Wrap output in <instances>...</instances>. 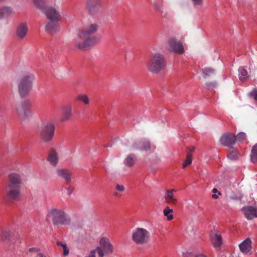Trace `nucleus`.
Listing matches in <instances>:
<instances>
[{"instance_id":"obj_1","label":"nucleus","mask_w":257,"mask_h":257,"mask_svg":"<svg viewBox=\"0 0 257 257\" xmlns=\"http://www.w3.org/2000/svg\"><path fill=\"white\" fill-rule=\"evenodd\" d=\"M98 28L97 25L91 24L85 29L80 31L78 34L75 47L79 49H83L95 45L98 39L96 37L91 35L97 31Z\"/></svg>"},{"instance_id":"obj_2","label":"nucleus","mask_w":257,"mask_h":257,"mask_svg":"<svg viewBox=\"0 0 257 257\" xmlns=\"http://www.w3.org/2000/svg\"><path fill=\"white\" fill-rule=\"evenodd\" d=\"M8 182L5 188L6 197L11 201L17 200L20 196L22 176L13 173L8 175Z\"/></svg>"},{"instance_id":"obj_3","label":"nucleus","mask_w":257,"mask_h":257,"mask_svg":"<svg viewBox=\"0 0 257 257\" xmlns=\"http://www.w3.org/2000/svg\"><path fill=\"white\" fill-rule=\"evenodd\" d=\"M35 76L33 73H27L23 74L18 82V89L19 94L23 97L28 95L31 91Z\"/></svg>"},{"instance_id":"obj_4","label":"nucleus","mask_w":257,"mask_h":257,"mask_svg":"<svg viewBox=\"0 0 257 257\" xmlns=\"http://www.w3.org/2000/svg\"><path fill=\"white\" fill-rule=\"evenodd\" d=\"M47 218L51 219L54 225H69L71 224L70 217L63 210L52 209L47 215Z\"/></svg>"},{"instance_id":"obj_5","label":"nucleus","mask_w":257,"mask_h":257,"mask_svg":"<svg viewBox=\"0 0 257 257\" xmlns=\"http://www.w3.org/2000/svg\"><path fill=\"white\" fill-rule=\"evenodd\" d=\"M166 67L164 56L159 53L153 54L147 64V69L150 72L158 74Z\"/></svg>"},{"instance_id":"obj_6","label":"nucleus","mask_w":257,"mask_h":257,"mask_svg":"<svg viewBox=\"0 0 257 257\" xmlns=\"http://www.w3.org/2000/svg\"><path fill=\"white\" fill-rule=\"evenodd\" d=\"M55 125L51 121L44 122L41 126L40 138L45 143L51 142L54 136Z\"/></svg>"},{"instance_id":"obj_7","label":"nucleus","mask_w":257,"mask_h":257,"mask_svg":"<svg viewBox=\"0 0 257 257\" xmlns=\"http://www.w3.org/2000/svg\"><path fill=\"white\" fill-rule=\"evenodd\" d=\"M99 246L96 247L99 257H104L113 252L114 248L108 237L101 236L99 240Z\"/></svg>"},{"instance_id":"obj_8","label":"nucleus","mask_w":257,"mask_h":257,"mask_svg":"<svg viewBox=\"0 0 257 257\" xmlns=\"http://www.w3.org/2000/svg\"><path fill=\"white\" fill-rule=\"evenodd\" d=\"M132 239L135 243L143 245L150 241V233L145 228L138 227L133 231Z\"/></svg>"},{"instance_id":"obj_9","label":"nucleus","mask_w":257,"mask_h":257,"mask_svg":"<svg viewBox=\"0 0 257 257\" xmlns=\"http://www.w3.org/2000/svg\"><path fill=\"white\" fill-rule=\"evenodd\" d=\"M31 107V104L28 100H25L17 105L16 110L23 121L29 120L32 116Z\"/></svg>"},{"instance_id":"obj_10","label":"nucleus","mask_w":257,"mask_h":257,"mask_svg":"<svg viewBox=\"0 0 257 257\" xmlns=\"http://www.w3.org/2000/svg\"><path fill=\"white\" fill-rule=\"evenodd\" d=\"M130 151L140 150L149 151L151 148L150 142L146 140H137L130 142L126 145Z\"/></svg>"},{"instance_id":"obj_11","label":"nucleus","mask_w":257,"mask_h":257,"mask_svg":"<svg viewBox=\"0 0 257 257\" xmlns=\"http://www.w3.org/2000/svg\"><path fill=\"white\" fill-rule=\"evenodd\" d=\"M168 50L171 52L183 54L184 52L182 43L180 41H177L175 38L172 37L168 40Z\"/></svg>"},{"instance_id":"obj_12","label":"nucleus","mask_w":257,"mask_h":257,"mask_svg":"<svg viewBox=\"0 0 257 257\" xmlns=\"http://www.w3.org/2000/svg\"><path fill=\"white\" fill-rule=\"evenodd\" d=\"M101 0H86L85 8L90 14H94L101 10Z\"/></svg>"},{"instance_id":"obj_13","label":"nucleus","mask_w":257,"mask_h":257,"mask_svg":"<svg viewBox=\"0 0 257 257\" xmlns=\"http://www.w3.org/2000/svg\"><path fill=\"white\" fill-rule=\"evenodd\" d=\"M42 13L51 21H60L62 19L60 12L54 7L48 6Z\"/></svg>"},{"instance_id":"obj_14","label":"nucleus","mask_w":257,"mask_h":257,"mask_svg":"<svg viewBox=\"0 0 257 257\" xmlns=\"http://www.w3.org/2000/svg\"><path fill=\"white\" fill-rule=\"evenodd\" d=\"M56 174L59 178L64 179L69 184L72 180V172L65 168H57Z\"/></svg>"},{"instance_id":"obj_15","label":"nucleus","mask_w":257,"mask_h":257,"mask_svg":"<svg viewBox=\"0 0 257 257\" xmlns=\"http://www.w3.org/2000/svg\"><path fill=\"white\" fill-rule=\"evenodd\" d=\"M210 239L213 246L215 248L219 247L222 244L221 234L217 230H214L211 232Z\"/></svg>"},{"instance_id":"obj_16","label":"nucleus","mask_w":257,"mask_h":257,"mask_svg":"<svg viewBox=\"0 0 257 257\" xmlns=\"http://www.w3.org/2000/svg\"><path fill=\"white\" fill-rule=\"evenodd\" d=\"M47 161L53 166H56L59 163V155L56 150L51 148L48 152Z\"/></svg>"},{"instance_id":"obj_17","label":"nucleus","mask_w":257,"mask_h":257,"mask_svg":"<svg viewBox=\"0 0 257 257\" xmlns=\"http://www.w3.org/2000/svg\"><path fill=\"white\" fill-rule=\"evenodd\" d=\"M235 136L231 133L224 134L220 139L221 144L227 147L231 146L235 143Z\"/></svg>"},{"instance_id":"obj_18","label":"nucleus","mask_w":257,"mask_h":257,"mask_svg":"<svg viewBox=\"0 0 257 257\" xmlns=\"http://www.w3.org/2000/svg\"><path fill=\"white\" fill-rule=\"evenodd\" d=\"M28 27L26 23H21L18 26L16 31L17 36L20 39H23L28 33Z\"/></svg>"},{"instance_id":"obj_19","label":"nucleus","mask_w":257,"mask_h":257,"mask_svg":"<svg viewBox=\"0 0 257 257\" xmlns=\"http://www.w3.org/2000/svg\"><path fill=\"white\" fill-rule=\"evenodd\" d=\"M63 114L60 119L62 122L70 119L72 116V106L71 105H66L63 107Z\"/></svg>"},{"instance_id":"obj_20","label":"nucleus","mask_w":257,"mask_h":257,"mask_svg":"<svg viewBox=\"0 0 257 257\" xmlns=\"http://www.w3.org/2000/svg\"><path fill=\"white\" fill-rule=\"evenodd\" d=\"M56 21H50L46 25V31L50 34H54L60 30V26L55 23Z\"/></svg>"},{"instance_id":"obj_21","label":"nucleus","mask_w":257,"mask_h":257,"mask_svg":"<svg viewBox=\"0 0 257 257\" xmlns=\"http://www.w3.org/2000/svg\"><path fill=\"white\" fill-rule=\"evenodd\" d=\"M244 215L249 220L257 217V209L252 206L244 208Z\"/></svg>"},{"instance_id":"obj_22","label":"nucleus","mask_w":257,"mask_h":257,"mask_svg":"<svg viewBox=\"0 0 257 257\" xmlns=\"http://www.w3.org/2000/svg\"><path fill=\"white\" fill-rule=\"evenodd\" d=\"M239 246L242 252L247 253L251 248V239L249 238H246L239 244Z\"/></svg>"},{"instance_id":"obj_23","label":"nucleus","mask_w":257,"mask_h":257,"mask_svg":"<svg viewBox=\"0 0 257 257\" xmlns=\"http://www.w3.org/2000/svg\"><path fill=\"white\" fill-rule=\"evenodd\" d=\"M137 161V157L134 154L128 155L124 160V164L128 167H133Z\"/></svg>"},{"instance_id":"obj_24","label":"nucleus","mask_w":257,"mask_h":257,"mask_svg":"<svg viewBox=\"0 0 257 257\" xmlns=\"http://www.w3.org/2000/svg\"><path fill=\"white\" fill-rule=\"evenodd\" d=\"M194 150V148L192 147L188 150V152L187 153L186 157L185 160L184 161L182 164V167L185 168L188 165H190L192 163V152Z\"/></svg>"},{"instance_id":"obj_25","label":"nucleus","mask_w":257,"mask_h":257,"mask_svg":"<svg viewBox=\"0 0 257 257\" xmlns=\"http://www.w3.org/2000/svg\"><path fill=\"white\" fill-rule=\"evenodd\" d=\"M48 0H34V4L35 7L43 12L46 8Z\"/></svg>"},{"instance_id":"obj_26","label":"nucleus","mask_w":257,"mask_h":257,"mask_svg":"<svg viewBox=\"0 0 257 257\" xmlns=\"http://www.w3.org/2000/svg\"><path fill=\"white\" fill-rule=\"evenodd\" d=\"M13 12V10L9 7H0V19L10 16L12 14Z\"/></svg>"},{"instance_id":"obj_27","label":"nucleus","mask_w":257,"mask_h":257,"mask_svg":"<svg viewBox=\"0 0 257 257\" xmlns=\"http://www.w3.org/2000/svg\"><path fill=\"white\" fill-rule=\"evenodd\" d=\"M12 234V232L10 229H3L1 234L2 239L4 241L8 240L11 237Z\"/></svg>"},{"instance_id":"obj_28","label":"nucleus","mask_w":257,"mask_h":257,"mask_svg":"<svg viewBox=\"0 0 257 257\" xmlns=\"http://www.w3.org/2000/svg\"><path fill=\"white\" fill-rule=\"evenodd\" d=\"M203 77L206 78L208 77L212 76L215 74V70L212 68H205L202 70Z\"/></svg>"},{"instance_id":"obj_29","label":"nucleus","mask_w":257,"mask_h":257,"mask_svg":"<svg viewBox=\"0 0 257 257\" xmlns=\"http://www.w3.org/2000/svg\"><path fill=\"white\" fill-rule=\"evenodd\" d=\"M76 99L78 101L83 102L85 105H88L90 103L89 99L86 94H79L77 95Z\"/></svg>"},{"instance_id":"obj_30","label":"nucleus","mask_w":257,"mask_h":257,"mask_svg":"<svg viewBox=\"0 0 257 257\" xmlns=\"http://www.w3.org/2000/svg\"><path fill=\"white\" fill-rule=\"evenodd\" d=\"M173 211V209H171L169 206L166 207L163 210L164 215L167 217V219L169 221L173 219V216L172 214Z\"/></svg>"},{"instance_id":"obj_31","label":"nucleus","mask_w":257,"mask_h":257,"mask_svg":"<svg viewBox=\"0 0 257 257\" xmlns=\"http://www.w3.org/2000/svg\"><path fill=\"white\" fill-rule=\"evenodd\" d=\"M251 161L252 163L257 162V144L251 149Z\"/></svg>"},{"instance_id":"obj_32","label":"nucleus","mask_w":257,"mask_h":257,"mask_svg":"<svg viewBox=\"0 0 257 257\" xmlns=\"http://www.w3.org/2000/svg\"><path fill=\"white\" fill-rule=\"evenodd\" d=\"M227 157L231 160H234L238 158V154L237 152L234 150L232 147H231L229 153L227 155Z\"/></svg>"},{"instance_id":"obj_33","label":"nucleus","mask_w":257,"mask_h":257,"mask_svg":"<svg viewBox=\"0 0 257 257\" xmlns=\"http://www.w3.org/2000/svg\"><path fill=\"white\" fill-rule=\"evenodd\" d=\"M57 244L58 245H60L63 247V254L64 256H67L68 255L69 253V250L67 247V245L66 243H62V242L60 241H57Z\"/></svg>"},{"instance_id":"obj_34","label":"nucleus","mask_w":257,"mask_h":257,"mask_svg":"<svg viewBox=\"0 0 257 257\" xmlns=\"http://www.w3.org/2000/svg\"><path fill=\"white\" fill-rule=\"evenodd\" d=\"M238 70L239 72V78L241 81H243L247 76V72L242 67L240 68Z\"/></svg>"},{"instance_id":"obj_35","label":"nucleus","mask_w":257,"mask_h":257,"mask_svg":"<svg viewBox=\"0 0 257 257\" xmlns=\"http://www.w3.org/2000/svg\"><path fill=\"white\" fill-rule=\"evenodd\" d=\"M176 190L175 189L167 190L164 196L165 198H176L174 197V193L176 192Z\"/></svg>"},{"instance_id":"obj_36","label":"nucleus","mask_w":257,"mask_h":257,"mask_svg":"<svg viewBox=\"0 0 257 257\" xmlns=\"http://www.w3.org/2000/svg\"><path fill=\"white\" fill-rule=\"evenodd\" d=\"M246 138V135L244 133L241 132L239 133L235 136V140H236L237 141H242L245 140Z\"/></svg>"},{"instance_id":"obj_37","label":"nucleus","mask_w":257,"mask_h":257,"mask_svg":"<svg viewBox=\"0 0 257 257\" xmlns=\"http://www.w3.org/2000/svg\"><path fill=\"white\" fill-rule=\"evenodd\" d=\"M166 202L171 205H176L178 202L176 198H165Z\"/></svg>"},{"instance_id":"obj_38","label":"nucleus","mask_w":257,"mask_h":257,"mask_svg":"<svg viewBox=\"0 0 257 257\" xmlns=\"http://www.w3.org/2000/svg\"><path fill=\"white\" fill-rule=\"evenodd\" d=\"M248 96L253 98L255 100H257V89H253L248 93Z\"/></svg>"},{"instance_id":"obj_39","label":"nucleus","mask_w":257,"mask_h":257,"mask_svg":"<svg viewBox=\"0 0 257 257\" xmlns=\"http://www.w3.org/2000/svg\"><path fill=\"white\" fill-rule=\"evenodd\" d=\"M195 7L198 8L201 7L203 0H191Z\"/></svg>"},{"instance_id":"obj_40","label":"nucleus","mask_w":257,"mask_h":257,"mask_svg":"<svg viewBox=\"0 0 257 257\" xmlns=\"http://www.w3.org/2000/svg\"><path fill=\"white\" fill-rule=\"evenodd\" d=\"M115 188H116V190H117L119 192H123L125 190V188L123 185H120L118 184L116 185Z\"/></svg>"},{"instance_id":"obj_41","label":"nucleus","mask_w":257,"mask_h":257,"mask_svg":"<svg viewBox=\"0 0 257 257\" xmlns=\"http://www.w3.org/2000/svg\"><path fill=\"white\" fill-rule=\"evenodd\" d=\"M154 8L157 11L160 13H162L163 12V9L162 8V7L157 4L154 5Z\"/></svg>"},{"instance_id":"obj_42","label":"nucleus","mask_w":257,"mask_h":257,"mask_svg":"<svg viewBox=\"0 0 257 257\" xmlns=\"http://www.w3.org/2000/svg\"><path fill=\"white\" fill-rule=\"evenodd\" d=\"M66 189L67 191V194L70 197L72 194V192L74 190V188L72 187H67V188H66Z\"/></svg>"},{"instance_id":"obj_43","label":"nucleus","mask_w":257,"mask_h":257,"mask_svg":"<svg viewBox=\"0 0 257 257\" xmlns=\"http://www.w3.org/2000/svg\"><path fill=\"white\" fill-rule=\"evenodd\" d=\"M96 252H97L96 248L90 250L89 255L87 257H95Z\"/></svg>"},{"instance_id":"obj_44","label":"nucleus","mask_w":257,"mask_h":257,"mask_svg":"<svg viewBox=\"0 0 257 257\" xmlns=\"http://www.w3.org/2000/svg\"><path fill=\"white\" fill-rule=\"evenodd\" d=\"M183 257H192V254L189 252H183Z\"/></svg>"},{"instance_id":"obj_45","label":"nucleus","mask_w":257,"mask_h":257,"mask_svg":"<svg viewBox=\"0 0 257 257\" xmlns=\"http://www.w3.org/2000/svg\"><path fill=\"white\" fill-rule=\"evenodd\" d=\"M29 252H32V251H38V249L36 247H31L29 249Z\"/></svg>"},{"instance_id":"obj_46","label":"nucleus","mask_w":257,"mask_h":257,"mask_svg":"<svg viewBox=\"0 0 257 257\" xmlns=\"http://www.w3.org/2000/svg\"><path fill=\"white\" fill-rule=\"evenodd\" d=\"M36 257H46L44 254L41 252L38 253Z\"/></svg>"},{"instance_id":"obj_47","label":"nucleus","mask_w":257,"mask_h":257,"mask_svg":"<svg viewBox=\"0 0 257 257\" xmlns=\"http://www.w3.org/2000/svg\"><path fill=\"white\" fill-rule=\"evenodd\" d=\"M194 257H207L206 255L202 254H198L195 255Z\"/></svg>"},{"instance_id":"obj_48","label":"nucleus","mask_w":257,"mask_h":257,"mask_svg":"<svg viewBox=\"0 0 257 257\" xmlns=\"http://www.w3.org/2000/svg\"><path fill=\"white\" fill-rule=\"evenodd\" d=\"M212 197L213 198V199H216L218 198V196L216 194H213L212 195Z\"/></svg>"},{"instance_id":"obj_49","label":"nucleus","mask_w":257,"mask_h":257,"mask_svg":"<svg viewBox=\"0 0 257 257\" xmlns=\"http://www.w3.org/2000/svg\"><path fill=\"white\" fill-rule=\"evenodd\" d=\"M212 192L214 193H217L218 192V190H217V189L216 188H213V190H212Z\"/></svg>"},{"instance_id":"obj_50","label":"nucleus","mask_w":257,"mask_h":257,"mask_svg":"<svg viewBox=\"0 0 257 257\" xmlns=\"http://www.w3.org/2000/svg\"><path fill=\"white\" fill-rule=\"evenodd\" d=\"M114 195L115 196H120V195H119V193H118L117 192H114Z\"/></svg>"},{"instance_id":"obj_51","label":"nucleus","mask_w":257,"mask_h":257,"mask_svg":"<svg viewBox=\"0 0 257 257\" xmlns=\"http://www.w3.org/2000/svg\"><path fill=\"white\" fill-rule=\"evenodd\" d=\"M104 147L107 148V147H108V146H105Z\"/></svg>"},{"instance_id":"obj_52","label":"nucleus","mask_w":257,"mask_h":257,"mask_svg":"<svg viewBox=\"0 0 257 257\" xmlns=\"http://www.w3.org/2000/svg\"><path fill=\"white\" fill-rule=\"evenodd\" d=\"M2 1V0H0V2Z\"/></svg>"}]
</instances>
